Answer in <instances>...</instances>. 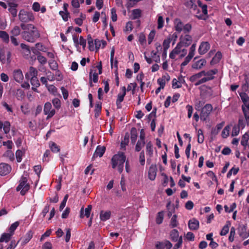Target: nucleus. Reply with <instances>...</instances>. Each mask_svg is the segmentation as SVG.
I'll return each mask as SVG.
<instances>
[{
	"label": "nucleus",
	"mask_w": 249,
	"mask_h": 249,
	"mask_svg": "<svg viewBox=\"0 0 249 249\" xmlns=\"http://www.w3.org/2000/svg\"><path fill=\"white\" fill-rule=\"evenodd\" d=\"M164 25V20L161 16L158 15V29H161Z\"/></svg>",
	"instance_id": "680f3d73"
},
{
	"label": "nucleus",
	"mask_w": 249,
	"mask_h": 249,
	"mask_svg": "<svg viewBox=\"0 0 249 249\" xmlns=\"http://www.w3.org/2000/svg\"><path fill=\"white\" fill-rule=\"evenodd\" d=\"M163 217H164V213L163 212H160L158 213L156 218V223L158 224H160L163 220Z\"/></svg>",
	"instance_id": "79ce46f5"
},
{
	"label": "nucleus",
	"mask_w": 249,
	"mask_h": 249,
	"mask_svg": "<svg viewBox=\"0 0 249 249\" xmlns=\"http://www.w3.org/2000/svg\"><path fill=\"white\" fill-rule=\"evenodd\" d=\"M206 61L204 59H200L192 64V67L193 69H201L206 64Z\"/></svg>",
	"instance_id": "4be33fe9"
},
{
	"label": "nucleus",
	"mask_w": 249,
	"mask_h": 249,
	"mask_svg": "<svg viewBox=\"0 0 249 249\" xmlns=\"http://www.w3.org/2000/svg\"><path fill=\"white\" fill-rule=\"evenodd\" d=\"M50 147L52 152L54 153H57L59 151L60 149L56 143L52 142L50 144Z\"/></svg>",
	"instance_id": "5fc2aeb1"
},
{
	"label": "nucleus",
	"mask_w": 249,
	"mask_h": 249,
	"mask_svg": "<svg viewBox=\"0 0 249 249\" xmlns=\"http://www.w3.org/2000/svg\"><path fill=\"white\" fill-rule=\"evenodd\" d=\"M33 237V232L31 231H28L25 235L21 239V245L24 246L28 243Z\"/></svg>",
	"instance_id": "bb28decb"
},
{
	"label": "nucleus",
	"mask_w": 249,
	"mask_h": 249,
	"mask_svg": "<svg viewBox=\"0 0 249 249\" xmlns=\"http://www.w3.org/2000/svg\"><path fill=\"white\" fill-rule=\"evenodd\" d=\"M192 42V36L189 35H186L184 36H182L180 37V41L178 43L184 46V47H187L191 44Z\"/></svg>",
	"instance_id": "f8f14e48"
},
{
	"label": "nucleus",
	"mask_w": 249,
	"mask_h": 249,
	"mask_svg": "<svg viewBox=\"0 0 249 249\" xmlns=\"http://www.w3.org/2000/svg\"><path fill=\"white\" fill-rule=\"evenodd\" d=\"M122 92L119 93L117 96V99L116 100V105L117 108H121V103L123 101L124 97L126 94V88L125 87H123L121 88Z\"/></svg>",
	"instance_id": "ddd939ff"
},
{
	"label": "nucleus",
	"mask_w": 249,
	"mask_h": 249,
	"mask_svg": "<svg viewBox=\"0 0 249 249\" xmlns=\"http://www.w3.org/2000/svg\"><path fill=\"white\" fill-rule=\"evenodd\" d=\"M239 170V168L237 167H232L231 169L230 170V171L228 172L227 174V178H230L232 174H233L234 175H235L237 174Z\"/></svg>",
	"instance_id": "13d9d810"
},
{
	"label": "nucleus",
	"mask_w": 249,
	"mask_h": 249,
	"mask_svg": "<svg viewBox=\"0 0 249 249\" xmlns=\"http://www.w3.org/2000/svg\"><path fill=\"white\" fill-rule=\"evenodd\" d=\"M29 175L27 172L24 171L19 180V184L16 188L17 191H20L22 196H24L29 190L30 185L28 181Z\"/></svg>",
	"instance_id": "20e7f679"
},
{
	"label": "nucleus",
	"mask_w": 249,
	"mask_h": 249,
	"mask_svg": "<svg viewBox=\"0 0 249 249\" xmlns=\"http://www.w3.org/2000/svg\"><path fill=\"white\" fill-rule=\"evenodd\" d=\"M246 125H249V123L247 121L246 118L244 116V119L240 117L238 121V126L242 129L245 127Z\"/></svg>",
	"instance_id": "58836bf2"
},
{
	"label": "nucleus",
	"mask_w": 249,
	"mask_h": 249,
	"mask_svg": "<svg viewBox=\"0 0 249 249\" xmlns=\"http://www.w3.org/2000/svg\"><path fill=\"white\" fill-rule=\"evenodd\" d=\"M185 5L190 8L195 9L196 5L195 4L193 0H186Z\"/></svg>",
	"instance_id": "69168bd1"
},
{
	"label": "nucleus",
	"mask_w": 249,
	"mask_h": 249,
	"mask_svg": "<svg viewBox=\"0 0 249 249\" xmlns=\"http://www.w3.org/2000/svg\"><path fill=\"white\" fill-rule=\"evenodd\" d=\"M111 215L110 211H102L100 212V218L102 221H106L109 219Z\"/></svg>",
	"instance_id": "c85d7f7f"
},
{
	"label": "nucleus",
	"mask_w": 249,
	"mask_h": 249,
	"mask_svg": "<svg viewBox=\"0 0 249 249\" xmlns=\"http://www.w3.org/2000/svg\"><path fill=\"white\" fill-rule=\"evenodd\" d=\"M125 156L123 152H119L114 155L111 159L112 167L117 168L119 173H122L124 169V164L125 161Z\"/></svg>",
	"instance_id": "7ed1b4c3"
},
{
	"label": "nucleus",
	"mask_w": 249,
	"mask_h": 249,
	"mask_svg": "<svg viewBox=\"0 0 249 249\" xmlns=\"http://www.w3.org/2000/svg\"><path fill=\"white\" fill-rule=\"evenodd\" d=\"M230 226L231 223L229 221H227L225 225L222 228L220 232V235L221 236H224L226 235L229 231V228Z\"/></svg>",
	"instance_id": "e433bc0d"
},
{
	"label": "nucleus",
	"mask_w": 249,
	"mask_h": 249,
	"mask_svg": "<svg viewBox=\"0 0 249 249\" xmlns=\"http://www.w3.org/2000/svg\"><path fill=\"white\" fill-rule=\"evenodd\" d=\"M249 140V132L245 133L242 137V139L241 141V144L243 145L245 148L248 145V142Z\"/></svg>",
	"instance_id": "2f4dec72"
},
{
	"label": "nucleus",
	"mask_w": 249,
	"mask_h": 249,
	"mask_svg": "<svg viewBox=\"0 0 249 249\" xmlns=\"http://www.w3.org/2000/svg\"><path fill=\"white\" fill-rule=\"evenodd\" d=\"M31 85L35 87H38L40 86L39 82L37 77L30 78Z\"/></svg>",
	"instance_id": "6e6d98bb"
},
{
	"label": "nucleus",
	"mask_w": 249,
	"mask_h": 249,
	"mask_svg": "<svg viewBox=\"0 0 249 249\" xmlns=\"http://www.w3.org/2000/svg\"><path fill=\"white\" fill-rule=\"evenodd\" d=\"M178 224V223L177 220V215H174L172 216V217L171 218V222L170 223V226L171 228H175V227H177Z\"/></svg>",
	"instance_id": "3c124183"
},
{
	"label": "nucleus",
	"mask_w": 249,
	"mask_h": 249,
	"mask_svg": "<svg viewBox=\"0 0 249 249\" xmlns=\"http://www.w3.org/2000/svg\"><path fill=\"white\" fill-rule=\"evenodd\" d=\"M137 138V134L136 129L132 130L131 132V141L132 143H134Z\"/></svg>",
	"instance_id": "052dcab7"
},
{
	"label": "nucleus",
	"mask_w": 249,
	"mask_h": 249,
	"mask_svg": "<svg viewBox=\"0 0 249 249\" xmlns=\"http://www.w3.org/2000/svg\"><path fill=\"white\" fill-rule=\"evenodd\" d=\"M106 151V147L104 146L99 145L96 147L95 151L92 156V160H94L96 158L102 157Z\"/></svg>",
	"instance_id": "f3484780"
},
{
	"label": "nucleus",
	"mask_w": 249,
	"mask_h": 249,
	"mask_svg": "<svg viewBox=\"0 0 249 249\" xmlns=\"http://www.w3.org/2000/svg\"><path fill=\"white\" fill-rule=\"evenodd\" d=\"M11 170L10 165L5 163L0 164V175L1 176H5L9 174Z\"/></svg>",
	"instance_id": "2eb2a0df"
},
{
	"label": "nucleus",
	"mask_w": 249,
	"mask_h": 249,
	"mask_svg": "<svg viewBox=\"0 0 249 249\" xmlns=\"http://www.w3.org/2000/svg\"><path fill=\"white\" fill-rule=\"evenodd\" d=\"M239 95L243 103L242 106V110L244 116L246 118L247 122L249 123V96L245 92L240 93Z\"/></svg>",
	"instance_id": "39448f33"
},
{
	"label": "nucleus",
	"mask_w": 249,
	"mask_h": 249,
	"mask_svg": "<svg viewBox=\"0 0 249 249\" xmlns=\"http://www.w3.org/2000/svg\"><path fill=\"white\" fill-rule=\"evenodd\" d=\"M235 235V229L232 227L231 228L230 235L229 236V240L231 242H233Z\"/></svg>",
	"instance_id": "de8ad7c7"
},
{
	"label": "nucleus",
	"mask_w": 249,
	"mask_h": 249,
	"mask_svg": "<svg viewBox=\"0 0 249 249\" xmlns=\"http://www.w3.org/2000/svg\"><path fill=\"white\" fill-rule=\"evenodd\" d=\"M176 38L177 37V35H173L172 36H169L166 39H165L163 42V47L164 50L166 52L168 50V49L170 47V44L172 40V38L174 37Z\"/></svg>",
	"instance_id": "cd10ccee"
},
{
	"label": "nucleus",
	"mask_w": 249,
	"mask_h": 249,
	"mask_svg": "<svg viewBox=\"0 0 249 249\" xmlns=\"http://www.w3.org/2000/svg\"><path fill=\"white\" fill-rule=\"evenodd\" d=\"M218 70L216 69L209 71H202L190 77V81L195 82V85L197 86L208 81L213 80L214 75L217 74Z\"/></svg>",
	"instance_id": "f257e3e1"
},
{
	"label": "nucleus",
	"mask_w": 249,
	"mask_h": 249,
	"mask_svg": "<svg viewBox=\"0 0 249 249\" xmlns=\"http://www.w3.org/2000/svg\"><path fill=\"white\" fill-rule=\"evenodd\" d=\"M238 234L240 237L243 239H246L249 237V230H247L245 225L240 226L239 229Z\"/></svg>",
	"instance_id": "dca6fc26"
},
{
	"label": "nucleus",
	"mask_w": 249,
	"mask_h": 249,
	"mask_svg": "<svg viewBox=\"0 0 249 249\" xmlns=\"http://www.w3.org/2000/svg\"><path fill=\"white\" fill-rule=\"evenodd\" d=\"M37 73L38 71L36 69L33 67H31L29 71L26 73L25 77L27 79L37 77Z\"/></svg>",
	"instance_id": "a878e982"
},
{
	"label": "nucleus",
	"mask_w": 249,
	"mask_h": 249,
	"mask_svg": "<svg viewBox=\"0 0 249 249\" xmlns=\"http://www.w3.org/2000/svg\"><path fill=\"white\" fill-rule=\"evenodd\" d=\"M213 109V106L210 104H207L202 107L200 114V120L203 122L207 121L209 119Z\"/></svg>",
	"instance_id": "0eeeda50"
},
{
	"label": "nucleus",
	"mask_w": 249,
	"mask_h": 249,
	"mask_svg": "<svg viewBox=\"0 0 249 249\" xmlns=\"http://www.w3.org/2000/svg\"><path fill=\"white\" fill-rule=\"evenodd\" d=\"M3 156L8 158L10 160H13L15 158L14 154L11 150H7L4 153Z\"/></svg>",
	"instance_id": "49530a36"
},
{
	"label": "nucleus",
	"mask_w": 249,
	"mask_h": 249,
	"mask_svg": "<svg viewBox=\"0 0 249 249\" xmlns=\"http://www.w3.org/2000/svg\"><path fill=\"white\" fill-rule=\"evenodd\" d=\"M157 168L156 165L152 164L148 171V178L151 180L155 179L157 176Z\"/></svg>",
	"instance_id": "aec40b11"
},
{
	"label": "nucleus",
	"mask_w": 249,
	"mask_h": 249,
	"mask_svg": "<svg viewBox=\"0 0 249 249\" xmlns=\"http://www.w3.org/2000/svg\"><path fill=\"white\" fill-rule=\"evenodd\" d=\"M145 144H146L145 141L139 140L135 146V150L137 152L140 151Z\"/></svg>",
	"instance_id": "37998d69"
},
{
	"label": "nucleus",
	"mask_w": 249,
	"mask_h": 249,
	"mask_svg": "<svg viewBox=\"0 0 249 249\" xmlns=\"http://www.w3.org/2000/svg\"><path fill=\"white\" fill-rule=\"evenodd\" d=\"M196 44H193L192 45L191 47L190 48L189 54L188 56L189 57L193 58L194 56L195 55V53L196 52Z\"/></svg>",
	"instance_id": "864d4df0"
},
{
	"label": "nucleus",
	"mask_w": 249,
	"mask_h": 249,
	"mask_svg": "<svg viewBox=\"0 0 249 249\" xmlns=\"http://www.w3.org/2000/svg\"><path fill=\"white\" fill-rule=\"evenodd\" d=\"M18 225L19 223L18 221H16L15 223H13L9 228L8 230L9 231V233L12 234L13 235L14 231L16 230V229L17 228Z\"/></svg>",
	"instance_id": "4d7b16f0"
},
{
	"label": "nucleus",
	"mask_w": 249,
	"mask_h": 249,
	"mask_svg": "<svg viewBox=\"0 0 249 249\" xmlns=\"http://www.w3.org/2000/svg\"><path fill=\"white\" fill-rule=\"evenodd\" d=\"M97 68L98 69V73L96 72L92 73V71L89 73L90 79L92 80L94 83H97L98 82V74H100L102 73L101 64H100V65L97 66Z\"/></svg>",
	"instance_id": "6ab92c4d"
},
{
	"label": "nucleus",
	"mask_w": 249,
	"mask_h": 249,
	"mask_svg": "<svg viewBox=\"0 0 249 249\" xmlns=\"http://www.w3.org/2000/svg\"><path fill=\"white\" fill-rule=\"evenodd\" d=\"M0 38L6 43L9 42V36L7 32L4 31H0Z\"/></svg>",
	"instance_id": "473e14b6"
},
{
	"label": "nucleus",
	"mask_w": 249,
	"mask_h": 249,
	"mask_svg": "<svg viewBox=\"0 0 249 249\" xmlns=\"http://www.w3.org/2000/svg\"><path fill=\"white\" fill-rule=\"evenodd\" d=\"M137 87V84L136 83H130L126 89V91H129L132 90V94H134L135 93V89Z\"/></svg>",
	"instance_id": "8fccbe9b"
},
{
	"label": "nucleus",
	"mask_w": 249,
	"mask_h": 249,
	"mask_svg": "<svg viewBox=\"0 0 249 249\" xmlns=\"http://www.w3.org/2000/svg\"><path fill=\"white\" fill-rule=\"evenodd\" d=\"M188 227L191 230H197L199 227V222L196 219L193 218L189 221Z\"/></svg>",
	"instance_id": "5701e85b"
},
{
	"label": "nucleus",
	"mask_w": 249,
	"mask_h": 249,
	"mask_svg": "<svg viewBox=\"0 0 249 249\" xmlns=\"http://www.w3.org/2000/svg\"><path fill=\"white\" fill-rule=\"evenodd\" d=\"M26 30L22 33V37L29 42H35L40 37V33L37 29L32 24L26 25Z\"/></svg>",
	"instance_id": "f03ea898"
},
{
	"label": "nucleus",
	"mask_w": 249,
	"mask_h": 249,
	"mask_svg": "<svg viewBox=\"0 0 249 249\" xmlns=\"http://www.w3.org/2000/svg\"><path fill=\"white\" fill-rule=\"evenodd\" d=\"M91 209L92 206L91 205H89L88 207L85 209V213L84 214V208L83 207H82L80 210V217L83 218L85 216H86L87 217H89L90 216Z\"/></svg>",
	"instance_id": "393cba45"
},
{
	"label": "nucleus",
	"mask_w": 249,
	"mask_h": 249,
	"mask_svg": "<svg viewBox=\"0 0 249 249\" xmlns=\"http://www.w3.org/2000/svg\"><path fill=\"white\" fill-rule=\"evenodd\" d=\"M11 124L8 121L2 122L0 121V129H3V130L5 134H7L10 130Z\"/></svg>",
	"instance_id": "b1692460"
},
{
	"label": "nucleus",
	"mask_w": 249,
	"mask_h": 249,
	"mask_svg": "<svg viewBox=\"0 0 249 249\" xmlns=\"http://www.w3.org/2000/svg\"><path fill=\"white\" fill-rule=\"evenodd\" d=\"M12 234L10 233H3L0 238V242H8L11 238Z\"/></svg>",
	"instance_id": "f704fd0d"
},
{
	"label": "nucleus",
	"mask_w": 249,
	"mask_h": 249,
	"mask_svg": "<svg viewBox=\"0 0 249 249\" xmlns=\"http://www.w3.org/2000/svg\"><path fill=\"white\" fill-rule=\"evenodd\" d=\"M240 128L237 125H234L231 131L232 137L237 136L239 134Z\"/></svg>",
	"instance_id": "bf43d9fd"
},
{
	"label": "nucleus",
	"mask_w": 249,
	"mask_h": 249,
	"mask_svg": "<svg viewBox=\"0 0 249 249\" xmlns=\"http://www.w3.org/2000/svg\"><path fill=\"white\" fill-rule=\"evenodd\" d=\"M21 30L19 26H15L10 31L11 36H17L20 35Z\"/></svg>",
	"instance_id": "ea45409f"
},
{
	"label": "nucleus",
	"mask_w": 249,
	"mask_h": 249,
	"mask_svg": "<svg viewBox=\"0 0 249 249\" xmlns=\"http://www.w3.org/2000/svg\"><path fill=\"white\" fill-rule=\"evenodd\" d=\"M170 79L169 75L166 73L163 75L161 77L159 78L157 82L158 84L161 87V88H164L166 83H167Z\"/></svg>",
	"instance_id": "a211bd4d"
},
{
	"label": "nucleus",
	"mask_w": 249,
	"mask_h": 249,
	"mask_svg": "<svg viewBox=\"0 0 249 249\" xmlns=\"http://www.w3.org/2000/svg\"><path fill=\"white\" fill-rule=\"evenodd\" d=\"M142 16V11L139 9H135L132 11V18L133 19L139 18Z\"/></svg>",
	"instance_id": "4c0bfd02"
},
{
	"label": "nucleus",
	"mask_w": 249,
	"mask_h": 249,
	"mask_svg": "<svg viewBox=\"0 0 249 249\" xmlns=\"http://www.w3.org/2000/svg\"><path fill=\"white\" fill-rule=\"evenodd\" d=\"M222 58V54L221 52H217L214 57L213 58L212 60L211 61V64L212 65L215 64L219 62L220 59Z\"/></svg>",
	"instance_id": "c9c22d12"
},
{
	"label": "nucleus",
	"mask_w": 249,
	"mask_h": 249,
	"mask_svg": "<svg viewBox=\"0 0 249 249\" xmlns=\"http://www.w3.org/2000/svg\"><path fill=\"white\" fill-rule=\"evenodd\" d=\"M18 18L19 20L23 22H28L30 21H33L35 19L34 16L32 12H27L25 10H20Z\"/></svg>",
	"instance_id": "1a4fd4ad"
},
{
	"label": "nucleus",
	"mask_w": 249,
	"mask_h": 249,
	"mask_svg": "<svg viewBox=\"0 0 249 249\" xmlns=\"http://www.w3.org/2000/svg\"><path fill=\"white\" fill-rule=\"evenodd\" d=\"M197 142L199 143H202L204 142V137L203 135V131L201 129L197 131Z\"/></svg>",
	"instance_id": "a18cd8bd"
},
{
	"label": "nucleus",
	"mask_w": 249,
	"mask_h": 249,
	"mask_svg": "<svg viewBox=\"0 0 249 249\" xmlns=\"http://www.w3.org/2000/svg\"><path fill=\"white\" fill-rule=\"evenodd\" d=\"M72 39L76 46L78 45H80L83 47V48L86 47V40L84 39L83 36H80L79 39H78V38L76 36L73 35L72 36Z\"/></svg>",
	"instance_id": "412c9836"
},
{
	"label": "nucleus",
	"mask_w": 249,
	"mask_h": 249,
	"mask_svg": "<svg viewBox=\"0 0 249 249\" xmlns=\"http://www.w3.org/2000/svg\"><path fill=\"white\" fill-rule=\"evenodd\" d=\"M46 87L50 92L54 95H56L57 94V89L53 85H48Z\"/></svg>",
	"instance_id": "603ef678"
},
{
	"label": "nucleus",
	"mask_w": 249,
	"mask_h": 249,
	"mask_svg": "<svg viewBox=\"0 0 249 249\" xmlns=\"http://www.w3.org/2000/svg\"><path fill=\"white\" fill-rule=\"evenodd\" d=\"M154 146L151 141L147 142L145 144V153L148 164H150L154 157Z\"/></svg>",
	"instance_id": "6e6552de"
},
{
	"label": "nucleus",
	"mask_w": 249,
	"mask_h": 249,
	"mask_svg": "<svg viewBox=\"0 0 249 249\" xmlns=\"http://www.w3.org/2000/svg\"><path fill=\"white\" fill-rule=\"evenodd\" d=\"M102 109V103L100 102H98L96 103L95 107V117H97L99 113L101 111Z\"/></svg>",
	"instance_id": "c03bdc74"
},
{
	"label": "nucleus",
	"mask_w": 249,
	"mask_h": 249,
	"mask_svg": "<svg viewBox=\"0 0 249 249\" xmlns=\"http://www.w3.org/2000/svg\"><path fill=\"white\" fill-rule=\"evenodd\" d=\"M3 145L7 147L8 150H11L14 146V144L12 141L8 140L7 141L3 142Z\"/></svg>",
	"instance_id": "338daca9"
},
{
	"label": "nucleus",
	"mask_w": 249,
	"mask_h": 249,
	"mask_svg": "<svg viewBox=\"0 0 249 249\" xmlns=\"http://www.w3.org/2000/svg\"><path fill=\"white\" fill-rule=\"evenodd\" d=\"M231 130V126L230 125H227L223 129L222 133H221V136L223 138H226L228 137V136L229 135L230 131Z\"/></svg>",
	"instance_id": "a19ab883"
},
{
	"label": "nucleus",
	"mask_w": 249,
	"mask_h": 249,
	"mask_svg": "<svg viewBox=\"0 0 249 249\" xmlns=\"http://www.w3.org/2000/svg\"><path fill=\"white\" fill-rule=\"evenodd\" d=\"M236 204L235 203H232L230 207H229L227 205L224 206L225 211L226 213H231L233 211V210L236 208Z\"/></svg>",
	"instance_id": "09e8293b"
},
{
	"label": "nucleus",
	"mask_w": 249,
	"mask_h": 249,
	"mask_svg": "<svg viewBox=\"0 0 249 249\" xmlns=\"http://www.w3.org/2000/svg\"><path fill=\"white\" fill-rule=\"evenodd\" d=\"M12 76L15 81L21 83L22 82L24 76L23 74L20 69H16L13 71Z\"/></svg>",
	"instance_id": "9b49d317"
},
{
	"label": "nucleus",
	"mask_w": 249,
	"mask_h": 249,
	"mask_svg": "<svg viewBox=\"0 0 249 249\" xmlns=\"http://www.w3.org/2000/svg\"><path fill=\"white\" fill-rule=\"evenodd\" d=\"M181 87V83L180 81H178L176 78H174L172 81V87L174 89L179 88Z\"/></svg>",
	"instance_id": "0e129e2a"
},
{
	"label": "nucleus",
	"mask_w": 249,
	"mask_h": 249,
	"mask_svg": "<svg viewBox=\"0 0 249 249\" xmlns=\"http://www.w3.org/2000/svg\"><path fill=\"white\" fill-rule=\"evenodd\" d=\"M184 24L179 19L175 20V28L177 31L181 32L182 31Z\"/></svg>",
	"instance_id": "c756f323"
},
{
	"label": "nucleus",
	"mask_w": 249,
	"mask_h": 249,
	"mask_svg": "<svg viewBox=\"0 0 249 249\" xmlns=\"http://www.w3.org/2000/svg\"><path fill=\"white\" fill-rule=\"evenodd\" d=\"M94 44L95 46V49L96 50H99L100 47L104 48L107 45V42L106 41L103 40L96 39L94 40Z\"/></svg>",
	"instance_id": "7c9ffc66"
},
{
	"label": "nucleus",
	"mask_w": 249,
	"mask_h": 249,
	"mask_svg": "<svg viewBox=\"0 0 249 249\" xmlns=\"http://www.w3.org/2000/svg\"><path fill=\"white\" fill-rule=\"evenodd\" d=\"M210 48V44L208 42H202L199 45L198 51L199 53L202 55L206 53Z\"/></svg>",
	"instance_id": "4468645a"
},
{
	"label": "nucleus",
	"mask_w": 249,
	"mask_h": 249,
	"mask_svg": "<svg viewBox=\"0 0 249 249\" xmlns=\"http://www.w3.org/2000/svg\"><path fill=\"white\" fill-rule=\"evenodd\" d=\"M156 32L154 30H152L148 36V43L150 44L155 36Z\"/></svg>",
	"instance_id": "774afa93"
},
{
	"label": "nucleus",
	"mask_w": 249,
	"mask_h": 249,
	"mask_svg": "<svg viewBox=\"0 0 249 249\" xmlns=\"http://www.w3.org/2000/svg\"><path fill=\"white\" fill-rule=\"evenodd\" d=\"M185 48L178 43L176 47L170 53V58L175 59L176 56L178 54H180V57L181 58L184 57L187 53V50Z\"/></svg>",
	"instance_id": "423d86ee"
},
{
	"label": "nucleus",
	"mask_w": 249,
	"mask_h": 249,
	"mask_svg": "<svg viewBox=\"0 0 249 249\" xmlns=\"http://www.w3.org/2000/svg\"><path fill=\"white\" fill-rule=\"evenodd\" d=\"M171 239L173 241L177 242L179 239V234L177 230L174 229L170 232Z\"/></svg>",
	"instance_id": "72a5a7b5"
},
{
	"label": "nucleus",
	"mask_w": 249,
	"mask_h": 249,
	"mask_svg": "<svg viewBox=\"0 0 249 249\" xmlns=\"http://www.w3.org/2000/svg\"><path fill=\"white\" fill-rule=\"evenodd\" d=\"M52 108V105L50 102H47L45 104L43 111L44 113L47 115V119L52 117L55 113V110Z\"/></svg>",
	"instance_id": "9d476101"
},
{
	"label": "nucleus",
	"mask_w": 249,
	"mask_h": 249,
	"mask_svg": "<svg viewBox=\"0 0 249 249\" xmlns=\"http://www.w3.org/2000/svg\"><path fill=\"white\" fill-rule=\"evenodd\" d=\"M35 47L36 49L38 51H42L43 52H45L47 50V48L45 47L42 43H37L35 45Z\"/></svg>",
	"instance_id": "e2e57ef3"
}]
</instances>
